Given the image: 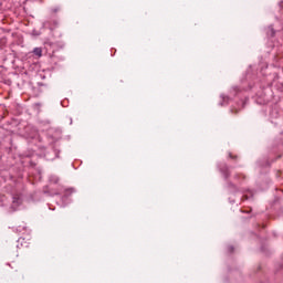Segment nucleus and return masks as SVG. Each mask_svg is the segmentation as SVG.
<instances>
[{"label":"nucleus","instance_id":"obj_3","mask_svg":"<svg viewBox=\"0 0 283 283\" xmlns=\"http://www.w3.org/2000/svg\"><path fill=\"white\" fill-rule=\"evenodd\" d=\"M229 157L232 158V160H237L238 159V156L233 155V154H229Z\"/></svg>","mask_w":283,"mask_h":283},{"label":"nucleus","instance_id":"obj_6","mask_svg":"<svg viewBox=\"0 0 283 283\" xmlns=\"http://www.w3.org/2000/svg\"><path fill=\"white\" fill-rule=\"evenodd\" d=\"M251 211H252V210L250 209L249 211H243V213H251Z\"/></svg>","mask_w":283,"mask_h":283},{"label":"nucleus","instance_id":"obj_2","mask_svg":"<svg viewBox=\"0 0 283 283\" xmlns=\"http://www.w3.org/2000/svg\"><path fill=\"white\" fill-rule=\"evenodd\" d=\"M33 54H34L35 56L41 57V56H43V50H42L41 48H35V49L33 50Z\"/></svg>","mask_w":283,"mask_h":283},{"label":"nucleus","instance_id":"obj_4","mask_svg":"<svg viewBox=\"0 0 283 283\" xmlns=\"http://www.w3.org/2000/svg\"><path fill=\"white\" fill-rule=\"evenodd\" d=\"M233 92H235V93L240 92V87L234 86V87H233Z\"/></svg>","mask_w":283,"mask_h":283},{"label":"nucleus","instance_id":"obj_5","mask_svg":"<svg viewBox=\"0 0 283 283\" xmlns=\"http://www.w3.org/2000/svg\"><path fill=\"white\" fill-rule=\"evenodd\" d=\"M242 201L244 200H249V196L244 195L242 198H241Z\"/></svg>","mask_w":283,"mask_h":283},{"label":"nucleus","instance_id":"obj_1","mask_svg":"<svg viewBox=\"0 0 283 283\" xmlns=\"http://www.w3.org/2000/svg\"><path fill=\"white\" fill-rule=\"evenodd\" d=\"M221 174H223L224 178H230L231 176V170H229L228 166H222L221 167Z\"/></svg>","mask_w":283,"mask_h":283},{"label":"nucleus","instance_id":"obj_7","mask_svg":"<svg viewBox=\"0 0 283 283\" xmlns=\"http://www.w3.org/2000/svg\"><path fill=\"white\" fill-rule=\"evenodd\" d=\"M234 114H238V111H234Z\"/></svg>","mask_w":283,"mask_h":283}]
</instances>
